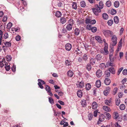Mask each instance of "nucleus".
Here are the masks:
<instances>
[{
  "label": "nucleus",
  "instance_id": "nucleus-6",
  "mask_svg": "<svg viewBox=\"0 0 127 127\" xmlns=\"http://www.w3.org/2000/svg\"><path fill=\"white\" fill-rule=\"evenodd\" d=\"M65 46V49L68 51H70L72 48L71 45L69 43H66Z\"/></svg>",
  "mask_w": 127,
  "mask_h": 127
},
{
  "label": "nucleus",
  "instance_id": "nucleus-21",
  "mask_svg": "<svg viewBox=\"0 0 127 127\" xmlns=\"http://www.w3.org/2000/svg\"><path fill=\"white\" fill-rule=\"evenodd\" d=\"M4 44L7 47H9L11 46V43L10 41L7 42H4Z\"/></svg>",
  "mask_w": 127,
  "mask_h": 127
},
{
  "label": "nucleus",
  "instance_id": "nucleus-55",
  "mask_svg": "<svg viewBox=\"0 0 127 127\" xmlns=\"http://www.w3.org/2000/svg\"><path fill=\"white\" fill-rule=\"evenodd\" d=\"M3 38L5 39H6L8 37V34L7 32L5 33L3 36Z\"/></svg>",
  "mask_w": 127,
  "mask_h": 127
},
{
  "label": "nucleus",
  "instance_id": "nucleus-3",
  "mask_svg": "<svg viewBox=\"0 0 127 127\" xmlns=\"http://www.w3.org/2000/svg\"><path fill=\"white\" fill-rule=\"evenodd\" d=\"M38 85L39 87L41 89H43L44 87L42 85L45 84L46 83L44 81L40 79H38Z\"/></svg>",
  "mask_w": 127,
  "mask_h": 127
},
{
  "label": "nucleus",
  "instance_id": "nucleus-40",
  "mask_svg": "<svg viewBox=\"0 0 127 127\" xmlns=\"http://www.w3.org/2000/svg\"><path fill=\"white\" fill-rule=\"evenodd\" d=\"M86 68L89 71L92 68V66L90 64H87L86 66Z\"/></svg>",
  "mask_w": 127,
  "mask_h": 127
},
{
  "label": "nucleus",
  "instance_id": "nucleus-37",
  "mask_svg": "<svg viewBox=\"0 0 127 127\" xmlns=\"http://www.w3.org/2000/svg\"><path fill=\"white\" fill-rule=\"evenodd\" d=\"M45 89L47 93L50 92L51 91L50 87L48 85H46L45 86Z\"/></svg>",
  "mask_w": 127,
  "mask_h": 127
},
{
  "label": "nucleus",
  "instance_id": "nucleus-12",
  "mask_svg": "<svg viewBox=\"0 0 127 127\" xmlns=\"http://www.w3.org/2000/svg\"><path fill=\"white\" fill-rule=\"evenodd\" d=\"M88 56L87 54H85L83 56L82 58L83 60L86 62L88 61Z\"/></svg>",
  "mask_w": 127,
  "mask_h": 127
},
{
  "label": "nucleus",
  "instance_id": "nucleus-49",
  "mask_svg": "<svg viewBox=\"0 0 127 127\" xmlns=\"http://www.w3.org/2000/svg\"><path fill=\"white\" fill-rule=\"evenodd\" d=\"M113 21L112 20H108V21L107 23L108 25L111 26L113 23Z\"/></svg>",
  "mask_w": 127,
  "mask_h": 127
},
{
  "label": "nucleus",
  "instance_id": "nucleus-5",
  "mask_svg": "<svg viewBox=\"0 0 127 127\" xmlns=\"http://www.w3.org/2000/svg\"><path fill=\"white\" fill-rule=\"evenodd\" d=\"M105 117L104 115L103 114L100 115L99 116L97 124L99 125L100 124L101 122L104 121L105 120Z\"/></svg>",
  "mask_w": 127,
  "mask_h": 127
},
{
  "label": "nucleus",
  "instance_id": "nucleus-48",
  "mask_svg": "<svg viewBox=\"0 0 127 127\" xmlns=\"http://www.w3.org/2000/svg\"><path fill=\"white\" fill-rule=\"evenodd\" d=\"M106 5L107 7H110L111 5V2L110 0L106 2Z\"/></svg>",
  "mask_w": 127,
  "mask_h": 127
},
{
  "label": "nucleus",
  "instance_id": "nucleus-29",
  "mask_svg": "<svg viewBox=\"0 0 127 127\" xmlns=\"http://www.w3.org/2000/svg\"><path fill=\"white\" fill-rule=\"evenodd\" d=\"M91 88V85L89 83H88L86 85L85 88L87 90H89Z\"/></svg>",
  "mask_w": 127,
  "mask_h": 127
},
{
  "label": "nucleus",
  "instance_id": "nucleus-31",
  "mask_svg": "<svg viewBox=\"0 0 127 127\" xmlns=\"http://www.w3.org/2000/svg\"><path fill=\"white\" fill-rule=\"evenodd\" d=\"M81 105L83 107H85L87 105L86 100L85 99H83L81 101Z\"/></svg>",
  "mask_w": 127,
  "mask_h": 127
},
{
  "label": "nucleus",
  "instance_id": "nucleus-38",
  "mask_svg": "<svg viewBox=\"0 0 127 127\" xmlns=\"http://www.w3.org/2000/svg\"><path fill=\"white\" fill-rule=\"evenodd\" d=\"M114 5L116 8L118 7L119 5V2L118 1H116L114 3Z\"/></svg>",
  "mask_w": 127,
  "mask_h": 127
},
{
  "label": "nucleus",
  "instance_id": "nucleus-35",
  "mask_svg": "<svg viewBox=\"0 0 127 127\" xmlns=\"http://www.w3.org/2000/svg\"><path fill=\"white\" fill-rule=\"evenodd\" d=\"M49 101L51 104L53 105L54 103V101L53 98L51 97H49L48 98Z\"/></svg>",
  "mask_w": 127,
  "mask_h": 127
},
{
  "label": "nucleus",
  "instance_id": "nucleus-56",
  "mask_svg": "<svg viewBox=\"0 0 127 127\" xmlns=\"http://www.w3.org/2000/svg\"><path fill=\"white\" fill-rule=\"evenodd\" d=\"M21 39V37L19 35H17L15 37V39L16 41H18Z\"/></svg>",
  "mask_w": 127,
  "mask_h": 127
},
{
  "label": "nucleus",
  "instance_id": "nucleus-1",
  "mask_svg": "<svg viewBox=\"0 0 127 127\" xmlns=\"http://www.w3.org/2000/svg\"><path fill=\"white\" fill-rule=\"evenodd\" d=\"M102 32L106 37L109 38L112 37L113 35V32L110 30H103Z\"/></svg>",
  "mask_w": 127,
  "mask_h": 127
},
{
  "label": "nucleus",
  "instance_id": "nucleus-43",
  "mask_svg": "<svg viewBox=\"0 0 127 127\" xmlns=\"http://www.w3.org/2000/svg\"><path fill=\"white\" fill-rule=\"evenodd\" d=\"M91 19L90 18H86L85 19L86 23V24H90L91 22Z\"/></svg>",
  "mask_w": 127,
  "mask_h": 127
},
{
  "label": "nucleus",
  "instance_id": "nucleus-45",
  "mask_svg": "<svg viewBox=\"0 0 127 127\" xmlns=\"http://www.w3.org/2000/svg\"><path fill=\"white\" fill-rule=\"evenodd\" d=\"M116 104L118 106L120 104V99L116 98L115 100Z\"/></svg>",
  "mask_w": 127,
  "mask_h": 127
},
{
  "label": "nucleus",
  "instance_id": "nucleus-30",
  "mask_svg": "<svg viewBox=\"0 0 127 127\" xmlns=\"http://www.w3.org/2000/svg\"><path fill=\"white\" fill-rule=\"evenodd\" d=\"M114 22L116 24H118L119 22V19L118 17L117 16H115L114 18Z\"/></svg>",
  "mask_w": 127,
  "mask_h": 127
},
{
  "label": "nucleus",
  "instance_id": "nucleus-63",
  "mask_svg": "<svg viewBox=\"0 0 127 127\" xmlns=\"http://www.w3.org/2000/svg\"><path fill=\"white\" fill-rule=\"evenodd\" d=\"M123 73L124 75H127V69H124L123 71Z\"/></svg>",
  "mask_w": 127,
  "mask_h": 127
},
{
  "label": "nucleus",
  "instance_id": "nucleus-58",
  "mask_svg": "<svg viewBox=\"0 0 127 127\" xmlns=\"http://www.w3.org/2000/svg\"><path fill=\"white\" fill-rule=\"evenodd\" d=\"M120 88L121 90H123L125 88V86L123 84L122 85H120Z\"/></svg>",
  "mask_w": 127,
  "mask_h": 127
},
{
  "label": "nucleus",
  "instance_id": "nucleus-8",
  "mask_svg": "<svg viewBox=\"0 0 127 127\" xmlns=\"http://www.w3.org/2000/svg\"><path fill=\"white\" fill-rule=\"evenodd\" d=\"M105 103L106 105L109 106L112 105V101L111 98L109 100H106L105 101Z\"/></svg>",
  "mask_w": 127,
  "mask_h": 127
},
{
  "label": "nucleus",
  "instance_id": "nucleus-33",
  "mask_svg": "<svg viewBox=\"0 0 127 127\" xmlns=\"http://www.w3.org/2000/svg\"><path fill=\"white\" fill-rule=\"evenodd\" d=\"M80 5L82 7H85L86 6V4L85 1L84 0L81 1L80 2Z\"/></svg>",
  "mask_w": 127,
  "mask_h": 127
},
{
  "label": "nucleus",
  "instance_id": "nucleus-46",
  "mask_svg": "<svg viewBox=\"0 0 127 127\" xmlns=\"http://www.w3.org/2000/svg\"><path fill=\"white\" fill-rule=\"evenodd\" d=\"M99 5L100 7V8L102 9L103 7V2L102 1H100L99 3Z\"/></svg>",
  "mask_w": 127,
  "mask_h": 127
},
{
  "label": "nucleus",
  "instance_id": "nucleus-9",
  "mask_svg": "<svg viewBox=\"0 0 127 127\" xmlns=\"http://www.w3.org/2000/svg\"><path fill=\"white\" fill-rule=\"evenodd\" d=\"M96 74L98 78L101 77L102 75V71L100 69L97 70L96 72Z\"/></svg>",
  "mask_w": 127,
  "mask_h": 127
},
{
  "label": "nucleus",
  "instance_id": "nucleus-16",
  "mask_svg": "<svg viewBox=\"0 0 127 127\" xmlns=\"http://www.w3.org/2000/svg\"><path fill=\"white\" fill-rule=\"evenodd\" d=\"M62 15L61 13L59 11H57L55 13V16L57 18L61 17Z\"/></svg>",
  "mask_w": 127,
  "mask_h": 127
},
{
  "label": "nucleus",
  "instance_id": "nucleus-32",
  "mask_svg": "<svg viewBox=\"0 0 127 127\" xmlns=\"http://www.w3.org/2000/svg\"><path fill=\"white\" fill-rule=\"evenodd\" d=\"M108 47L106 46H105V47L104 48V54L105 55H106L108 54V51L107 50Z\"/></svg>",
  "mask_w": 127,
  "mask_h": 127
},
{
  "label": "nucleus",
  "instance_id": "nucleus-19",
  "mask_svg": "<svg viewBox=\"0 0 127 127\" xmlns=\"http://www.w3.org/2000/svg\"><path fill=\"white\" fill-rule=\"evenodd\" d=\"M67 75L68 76L70 77H71L73 76V72L71 70H69L68 71L67 73Z\"/></svg>",
  "mask_w": 127,
  "mask_h": 127
},
{
  "label": "nucleus",
  "instance_id": "nucleus-7",
  "mask_svg": "<svg viewBox=\"0 0 127 127\" xmlns=\"http://www.w3.org/2000/svg\"><path fill=\"white\" fill-rule=\"evenodd\" d=\"M95 9V8H92V10L93 12L96 15L98 16V13L100 12L101 10L100 9L97 10Z\"/></svg>",
  "mask_w": 127,
  "mask_h": 127
},
{
  "label": "nucleus",
  "instance_id": "nucleus-54",
  "mask_svg": "<svg viewBox=\"0 0 127 127\" xmlns=\"http://www.w3.org/2000/svg\"><path fill=\"white\" fill-rule=\"evenodd\" d=\"M92 27V26L91 25H88L87 26L86 28L88 30H91Z\"/></svg>",
  "mask_w": 127,
  "mask_h": 127
},
{
  "label": "nucleus",
  "instance_id": "nucleus-4",
  "mask_svg": "<svg viewBox=\"0 0 127 127\" xmlns=\"http://www.w3.org/2000/svg\"><path fill=\"white\" fill-rule=\"evenodd\" d=\"M84 83L83 81H81V82L78 81L76 83V85L78 88H81L84 87Z\"/></svg>",
  "mask_w": 127,
  "mask_h": 127
},
{
  "label": "nucleus",
  "instance_id": "nucleus-27",
  "mask_svg": "<svg viewBox=\"0 0 127 127\" xmlns=\"http://www.w3.org/2000/svg\"><path fill=\"white\" fill-rule=\"evenodd\" d=\"M104 73L105 75V77H109L110 76V73L108 70L105 71Z\"/></svg>",
  "mask_w": 127,
  "mask_h": 127
},
{
  "label": "nucleus",
  "instance_id": "nucleus-52",
  "mask_svg": "<svg viewBox=\"0 0 127 127\" xmlns=\"http://www.w3.org/2000/svg\"><path fill=\"white\" fill-rule=\"evenodd\" d=\"M12 24L11 22H9L7 25V28L10 29L11 27Z\"/></svg>",
  "mask_w": 127,
  "mask_h": 127
},
{
  "label": "nucleus",
  "instance_id": "nucleus-26",
  "mask_svg": "<svg viewBox=\"0 0 127 127\" xmlns=\"http://www.w3.org/2000/svg\"><path fill=\"white\" fill-rule=\"evenodd\" d=\"M102 17L105 20L108 19V15L107 14L105 13H104L102 14Z\"/></svg>",
  "mask_w": 127,
  "mask_h": 127
},
{
  "label": "nucleus",
  "instance_id": "nucleus-15",
  "mask_svg": "<svg viewBox=\"0 0 127 127\" xmlns=\"http://www.w3.org/2000/svg\"><path fill=\"white\" fill-rule=\"evenodd\" d=\"M77 95L78 97H82L83 93L81 90H78L77 91Z\"/></svg>",
  "mask_w": 127,
  "mask_h": 127
},
{
  "label": "nucleus",
  "instance_id": "nucleus-57",
  "mask_svg": "<svg viewBox=\"0 0 127 127\" xmlns=\"http://www.w3.org/2000/svg\"><path fill=\"white\" fill-rule=\"evenodd\" d=\"M123 67H121L120 68L118 69L117 72L118 75H119L122 71L123 69Z\"/></svg>",
  "mask_w": 127,
  "mask_h": 127
},
{
  "label": "nucleus",
  "instance_id": "nucleus-61",
  "mask_svg": "<svg viewBox=\"0 0 127 127\" xmlns=\"http://www.w3.org/2000/svg\"><path fill=\"white\" fill-rule=\"evenodd\" d=\"M98 111V110H96L94 111V115L95 117H97V114Z\"/></svg>",
  "mask_w": 127,
  "mask_h": 127
},
{
  "label": "nucleus",
  "instance_id": "nucleus-50",
  "mask_svg": "<svg viewBox=\"0 0 127 127\" xmlns=\"http://www.w3.org/2000/svg\"><path fill=\"white\" fill-rule=\"evenodd\" d=\"M91 30L92 32H95L97 30V28L95 27H92Z\"/></svg>",
  "mask_w": 127,
  "mask_h": 127
},
{
  "label": "nucleus",
  "instance_id": "nucleus-53",
  "mask_svg": "<svg viewBox=\"0 0 127 127\" xmlns=\"http://www.w3.org/2000/svg\"><path fill=\"white\" fill-rule=\"evenodd\" d=\"M65 63L66 65L69 66L71 64V62L68 60H66L65 61Z\"/></svg>",
  "mask_w": 127,
  "mask_h": 127
},
{
  "label": "nucleus",
  "instance_id": "nucleus-47",
  "mask_svg": "<svg viewBox=\"0 0 127 127\" xmlns=\"http://www.w3.org/2000/svg\"><path fill=\"white\" fill-rule=\"evenodd\" d=\"M68 23H69L68 24H70L73 26L74 24V21L72 19H70L68 20Z\"/></svg>",
  "mask_w": 127,
  "mask_h": 127
},
{
  "label": "nucleus",
  "instance_id": "nucleus-18",
  "mask_svg": "<svg viewBox=\"0 0 127 127\" xmlns=\"http://www.w3.org/2000/svg\"><path fill=\"white\" fill-rule=\"evenodd\" d=\"M113 63V62H108L106 63V65L107 67H109L110 66L113 67L115 65Z\"/></svg>",
  "mask_w": 127,
  "mask_h": 127
},
{
  "label": "nucleus",
  "instance_id": "nucleus-17",
  "mask_svg": "<svg viewBox=\"0 0 127 127\" xmlns=\"http://www.w3.org/2000/svg\"><path fill=\"white\" fill-rule=\"evenodd\" d=\"M95 85L96 87L98 88H99L101 85V82L100 80H97L95 83Z\"/></svg>",
  "mask_w": 127,
  "mask_h": 127
},
{
  "label": "nucleus",
  "instance_id": "nucleus-11",
  "mask_svg": "<svg viewBox=\"0 0 127 127\" xmlns=\"http://www.w3.org/2000/svg\"><path fill=\"white\" fill-rule=\"evenodd\" d=\"M102 108L104 111L107 112H109L111 111L110 108L109 107L106 106H103V107Z\"/></svg>",
  "mask_w": 127,
  "mask_h": 127
},
{
  "label": "nucleus",
  "instance_id": "nucleus-44",
  "mask_svg": "<svg viewBox=\"0 0 127 127\" xmlns=\"http://www.w3.org/2000/svg\"><path fill=\"white\" fill-rule=\"evenodd\" d=\"M125 108V105L124 104H121L119 106L120 109L121 110H124Z\"/></svg>",
  "mask_w": 127,
  "mask_h": 127
},
{
  "label": "nucleus",
  "instance_id": "nucleus-51",
  "mask_svg": "<svg viewBox=\"0 0 127 127\" xmlns=\"http://www.w3.org/2000/svg\"><path fill=\"white\" fill-rule=\"evenodd\" d=\"M117 12L116 10L112 9L111 10V14L112 15H114Z\"/></svg>",
  "mask_w": 127,
  "mask_h": 127
},
{
  "label": "nucleus",
  "instance_id": "nucleus-41",
  "mask_svg": "<svg viewBox=\"0 0 127 127\" xmlns=\"http://www.w3.org/2000/svg\"><path fill=\"white\" fill-rule=\"evenodd\" d=\"M72 7L74 9H76L77 8V4L75 2H73L72 3Z\"/></svg>",
  "mask_w": 127,
  "mask_h": 127
},
{
  "label": "nucleus",
  "instance_id": "nucleus-60",
  "mask_svg": "<svg viewBox=\"0 0 127 127\" xmlns=\"http://www.w3.org/2000/svg\"><path fill=\"white\" fill-rule=\"evenodd\" d=\"M110 92L107 91V90H105L103 92V93L105 95L107 96L109 94Z\"/></svg>",
  "mask_w": 127,
  "mask_h": 127
},
{
  "label": "nucleus",
  "instance_id": "nucleus-10",
  "mask_svg": "<svg viewBox=\"0 0 127 127\" xmlns=\"http://www.w3.org/2000/svg\"><path fill=\"white\" fill-rule=\"evenodd\" d=\"M97 103L96 102L94 101L93 102L92 104V109L94 110L96 109L97 107Z\"/></svg>",
  "mask_w": 127,
  "mask_h": 127
},
{
  "label": "nucleus",
  "instance_id": "nucleus-42",
  "mask_svg": "<svg viewBox=\"0 0 127 127\" xmlns=\"http://www.w3.org/2000/svg\"><path fill=\"white\" fill-rule=\"evenodd\" d=\"M6 57V60L8 62L10 61L12 59L11 56L9 55H7Z\"/></svg>",
  "mask_w": 127,
  "mask_h": 127
},
{
  "label": "nucleus",
  "instance_id": "nucleus-23",
  "mask_svg": "<svg viewBox=\"0 0 127 127\" xmlns=\"http://www.w3.org/2000/svg\"><path fill=\"white\" fill-rule=\"evenodd\" d=\"M102 56H101L100 54H98L96 55L95 56V58L96 59L97 61H100L101 60Z\"/></svg>",
  "mask_w": 127,
  "mask_h": 127
},
{
  "label": "nucleus",
  "instance_id": "nucleus-20",
  "mask_svg": "<svg viewBox=\"0 0 127 127\" xmlns=\"http://www.w3.org/2000/svg\"><path fill=\"white\" fill-rule=\"evenodd\" d=\"M99 67L101 69H103L106 68V66L105 63H102L100 64Z\"/></svg>",
  "mask_w": 127,
  "mask_h": 127
},
{
  "label": "nucleus",
  "instance_id": "nucleus-13",
  "mask_svg": "<svg viewBox=\"0 0 127 127\" xmlns=\"http://www.w3.org/2000/svg\"><path fill=\"white\" fill-rule=\"evenodd\" d=\"M60 23L62 24H64L65 23L66 21V19L64 17H61L60 20Z\"/></svg>",
  "mask_w": 127,
  "mask_h": 127
},
{
  "label": "nucleus",
  "instance_id": "nucleus-36",
  "mask_svg": "<svg viewBox=\"0 0 127 127\" xmlns=\"http://www.w3.org/2000/svg\"><path fill=\"white\" fill-rule=\"evenodd\" d=\"M72 25H70V24H68L67 25L66 27V28L67 30L70 31L72 29Z\"/></svg>",
  "mask_w": 127,
  "mask_h": 127
},
{
  "label": "nucleus",
  "instance_id": "nucleus-64",
  "mask_svg": "<svg viewBox=\"0 0 127 127\" xmlns=\"http://www.w3.org/2000/svg\"><path fill=\"white\" fill-rule=\"evenodd\" d=\"M5 68L6 70L7 71H9L10 68V67L9 65L5 66Z\"/></svg>",
  "mask_w": 127,
  "mask_h": 127
},
{
  "label": "nucleus",
  "instance_id": "nucleus-62",
  "mask_svg": "<svg viewBox=\"0 0 127 127\" xmlns=\"http://www.w3.org/2000/svg\"><path fill=\"white\" fill-rule=\"evenodd\" d=\"M16 66L15 65H13L11 67V69L13 72H15L16 71Z\"/></svg>",
  "mask_w": 127,
  "mask_h": 127
},
{
  "label": "nucleus",
  "instance_id": "nucleus-25",
  "mask_svg": "<svg viewBox=\"0 0 127 127\" xmlns=\"http://www.w3.org/2000/svg\"><path fill=\"white\" fill-rule=\"evenodd\" d=\"M90 64L93 65L95 64V59L91 58L90 59Z\"/></svg>",
  "mask_w": 127,
  "mask_h": 127
},
{
  "label": "nucleus",
  "instance_id": "nucleus-24",
  "mask_svg": "<svg viewBox=\"0 0 127 127\" xmlns=\"http://www.w3.org/2000/svg\"><path fill=\"white\" fill-rule=\"evenodd\" d=\"M80 32L79 30L77 28H76L74 30V34L76 35H78L79 34Z\"/></svg>",
  "mask_w": 127,
  "mask_h": 127
},
{
  "label": "nucleus",
  "instance_id": "nucleus-2",
  "mask_svg": "<svg viewBox=\"0 0 127 127\" xmlns=\"http://www.w3.org/2000/svg\"><path fill=\"white\" fill-rule=\"evenodd\" d=\"M117 38L115 35H113L112 36L111 40L112 42V45L113 46L116 45L117 43Z\"/></svg>",
  "mask_w": 127,
  "mask_h": 127
},
{
  "label": "nucleus",
  "instance_id": "nucleus-34",
  "mask_svg": "<svg viewBox=\"0 0 127 127\" xmlns=\"http://www.w3.org/2000/svg\"><path fill=\"white\" fill-rule=\"evenodd\" d=\"M106 116L107 117L106 119L109 120L111 118V115L110 114L107 112H105V113Z\"/></svg>",
  "mask_w": 127,
  "mask_h": 127
},
{
  "label": "nucleus",
  "instance_id": "nucleus-28",
  "mask_svg": "<svg viewBox=\"0 0 127 127\" xmlns=\"http://www.w3.org/2000/svg\"><path fill=\"white\" fill-rule=\"evenodd\" d=\"M95 39L99 42L100 43L102 42V40H101V37L99 36H95Z\"/></svg>",
  "mask_w": 127,
  "mask_h": 127
},
{
  "label": "nucleus",
  "instance_id": "nucleus-59",
  "mask_svg": "<svg viewBox=\"0 0 127 127\" xmlns=\"http://www.w3.org/2000/svg\"><path fill=\"white\" fill-rule=\"evenodd\" d=\"M117 91L118 88H114L113 90V94L114 95H115L117 93Z\"/></svg>",
  "mask_w": 127,
  "mask_h": 127
},
{
  "label": "nucleus",
  "instance_id": "nucleus-22",
  "mask_svg": "<svg viewBox=\"0 0 127 127\" xmlns=\"http://www.w3.org/2000/svg\"><path fill=\"white\" fill-rule=\"evenodd\" d=\"M109 71L112 73L114 74L115 73V69L113 67H110L108 69Z\"/></svg>",
  "mask_w": 127,
  "mask_h": 127
},
{
  "label": "nucleus",
  "instance_id": "nucleus-14",
  "mask_svg": "<svg viewBox=\"0 0 127 127\" xmlns=\"http://www.w3.org/2000/svg\"><path fill=\"white\" fill-rule=\"evenodd\" d=\"M111 82L110 80L108 78H106L104 81V83L106 85H109Z\"/></svg>",
  "mask_w": 127,
  "mask_h": 127
},
{
  "label": "nucleus",
  "instance_id": "nucleus-39",
  "mask_svg": "<svg viewBox=\"0 0 127 127\" xmlns=\"http://www.w3.org/2000/svg\"><path fill=\"white\" fill-rule=\"evenodd\" d=\"M93 116L92 113H89L88 115V117L89 120L90 121L91 120L93 117Z\"/></svg>",
  "mask_w": 127,
  "mask_h": 127
}]
</instances>
